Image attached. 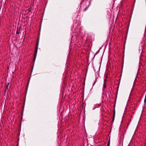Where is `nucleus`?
<instances>
[{"label":"nucleus","instance_id":"obj_1","mask_svg":"<svg viewBox=\"0 0 146 146\" xmlns=\"http://www.w3.org/2000/svg\"><path fill=\"white\" fill-rule=\"evenodd\" d=\"M39 42H37L36 43V45L35 48V53H34V60H35L36 58V56L37 50L38 48V45Z\"/></svg>","mask_w":146,"mask_h":146},{"label":"nucleus","instance_id":"obj_2","mask_svg":"<svg viewBox=\"0 0 146 146\" xmlns=\"http://www.w3.org/2000/svg\"><path fill=\"white\" fill-rule=\"evenodd\" d=\"M107 76H106L105 78V79H104V84H103V88H106V83L107 81Z\"/></svg>","mask_w":146,"mask_h":146},{"label":"nucleus","instance_id":"obj_3","mask_svg":"<svg viewBox=\"0 0 146 146\" xmlns=\"http://www.w3.org/2000/svg\"><path fill=\"white\" fill-rule=\"evenodd\" d=\"M9 83H7V85L6 86L5 89V92H6L7 91V90L8 89L9 86Z\"/></svg>","mask_w":146,"mask_h":146},{"label":"nucleus","instance_id":"obj_4","mask_svg":"<svg viewBox=\"0 0 146 146\" xmlns=\"http://www.w3.org/2000/svg\"><path fill=\"white\" fill-rule=\"evenodd\" d=\"M91 0H90L89 2V4L88 6L86 8H85L84 9V11H85L86 10V9L88 8V7L90 6L91 4Z\"/></svg>","mask_w":146,"mask_h":146},{"label":"nucleus","instance_id":"obj_5","mask_svg":"<svg viewBox=\"0 0 146 146\" xmlns=\"http://www.w3.org/2000/svg\"><path fill=\"white\" fill-rule=\"evenodd\" d=\"M20 33V31H18V29H17V30L16 31V34H19Z\"/></svg>","mask_w":146,"mask_h":146},{"label":"nucleus","instance_id":"obj_6","mask_svg":"<svg viewBox=\"0 0 146 146\" xmlns=\"http://www.w3.org/2000/svg\"><path fill=\"white\" fill-rule=\"evenodd\" d=\"M110 139L109 140V141L108 142L107 146H110Z\"/></svg>","mask_w":146,"mask_h":146},{"label":"nucleus","instance_id":"obj_7","mask_svg":"<svg viewBox=\"0 0 146 146\" xmlns=\"http://www.w3.org/2000/svg\"><path fill=\"white\" fill-rule=\"evenodd\" d=\"M113 115V118H114L115 117V112H114Z\"/></svg>","mask_w":146,"mask_h":146}]
</instances>
